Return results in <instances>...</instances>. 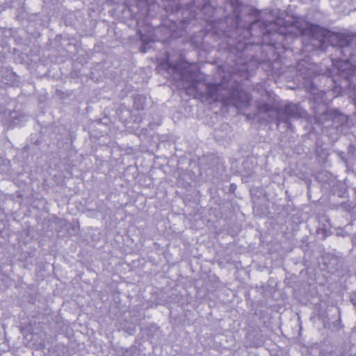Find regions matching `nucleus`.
I'll return each instance as SVG.
<instances>
[{
    "label": "nucleus",
    "instance_id": "f257e3e1",
    "mask_svg": "<svg viewBox=\"0 0 356 356\" xmlns=\"http://www.w3.org/2000/svg\"><path fill=\"white\" fill-rule=\"evenodd\" d=\"M157 70L177 82V87L195 98H207L212 101L222 102L226 105L238 106L249 102L246 92L240 90L237 84L207 83L200 80L199 74L189 63L180 61L173 64L169 59L161 63Z\"/></svg>",
    "mask_w": 356,
    "mask_h": 356
},
{
    "label": "nucleus",
    "instance_id": "f03ea898",
    "mask_svg": "<svg viewBox=\"0 0 356 356\" xmlns=\"http://www.w3.org/2000/svg\"><path fill=\"white\" fill-rule=\"evenodd\" d=\"M304 33L320 40V38L323 37L324 41L336 48L341 56L337 73L339 78L346 82L344 87L348 86L356 69V34L333 32L315 24H309Z\"/></svg>",
    "mask_w": 356,
    "mask_h": 356
},
{
    "label": "nucleus",
    "instance_id": "7ed1b4c3",
    "mask_svg": "<svg viewBox=\"0 0 356 356\" xmlns=\"http://www.w3.org/2000/svg\"><path fill=\"white\" fill-rule=\"evenodd\" d=\"M311 85L313 97L310 104L315 120L323 126L332 140H337L338 136L343 134L346 128L348 118L337 109L329 108L323 101L322 95L316 92L315 84L312 82Z\"/></svg>",
    "mask_w": 356,
    "mask_h": 356
},
{
    "label": "nucleus",
    "instance_id": "20e7f679",
    "mask_svg": "<svg viewBox=\"0 0 356 356\" xmlns=\"http://www.w3.org/2000/svg\"><path fill=\"white\" fill-rule=\"evenodd\" d=\"M257 107L259 114L267 115L266 118L267 122H275L277 125L283 123L286 129L291 128V120L302 118L307 115L299 104L289 103L284 106H276L271 102H266L261 100L258 102Z\"/></svg>",
    "mask_w": 356,
    "mask_h": 356
},
{
    "label": "nucleus",
    "instance_id": "39448f33",
    "mask_svg": "<svg viewBox=\"0 0 356 356\" xmlns=\"http://www.w3.org/2000/svg\"><path fill=\"white\" fill-rule=\"evenodd\" d=\"M241 22L240 17L236 15L234 22V33L231 36L236 38L241 31H243V38L248 39L250 35L257 38L262 37L264 40H267L270 36L284 34L282 19H279L274 21L255 20L252 22L248 28L243 29L239 26Z\"/></svg>",
    "mask_w": 356,
    "mask_h": 356
},
{
    "label": "nucleus",
    "instance_id": "423d86ee",
    "mask_svg": "<svg viewBox=\"0 0 356 356\" xmlns=\"http://www.w3.org/2000/svg\"><path fill=\"white\" fill-rule=\"evenodd\" d=\"M327 184L331 188L334 194L337 193V195L339 197H341L346 191L344 185L343 184L337 183L334 179L331 180L330 183L327 182Z\"/></svg>",
    "mask_w": 356,
    "mask_h": 356
},
{
    "label": "nucleus",
    "instance_id": "0eeeda50",
    "mask_svg": "<svg viewBox=\"0 0 356 356\" xmlns=\"http://www.w3.org/2000/svg\"><path fill=\"white\" fill-rule=\"evenodd\" d=\"M133 107L137 111L143 110L145 107V97L142 95L135 96Z\"/></svg>",
    "mask_w": 356,
    "mask_h": 356
},
{
    "label": "nucleus",
    "instance_id": "6e6552de",
    "mask_svg": "<svg viewBox=\"0 0 356 356\" xmlns=\"http://www.w3.org/2000/svg\"><path fill=\"white\" fill-rule=\"evenodd\" d=\"M24 118V115H18L16 112L10 113L11 123L13 126L20 125Z\"/></svg>",
    "mask_w": 356,
    "mask_h": 356
},
{
    "label": "nucleus",
    "instance_id": "1a4fd4ad",
    "mask_svg": "<svg viewBox=\"0 0 356 356\" xmlns=\"http://www.w3.org/2000/svg\"><path fill=\"white\" fill-rule=\"evenodd\" d=\"M339 207H341L343 211L347 212H350V211L353 208L351 203L348 202H343L339 205Z\"/></svg>",
    "mask_w": 356,
    "mask_h": 356
},
{
    "label": "nucleus",
    "instance_id": "9d476101",
    "mask_svg": "<svg viewBox=\"0 0 356 356\" xmlns=\"http://www.w3.org/2000/svg\"><path fill=\"white\" fill-rule=\"evenodd\" d=\"M207 1V0H193V3L197 4V8L204 9L206 8Z\"/></svg>",
    "mask_w": 356,
    "mask_h": 356
},
{
    "label": "nucleus",
    "instance_id": "9b49d317",
    "mask_svg": "<svg viewBox=\"0 0 356 356\" xmlns=\"http://www.w3.org/2000/svg\"><path fill=\"white\" fill-rule=\"evenodd\" d=\"M348 154L352 156L355 155L356 156V147L350 145L349 147Z\"/></svg>",
    "mask_w": 356,
    "mask_h": 356
},
{
    "label": "nucleus",
    "instance_id": "f8f14e48",
    "mask_svg": "<svg viewBox=\"0 0 356 356\" xmlns=\"http://www.w3.org/2000/svg\"><path fill=\"white\" fill-rule=\"evenodd\" d=\"M352 243L356 248V234H354L352 237Z\"/></svg>",
    "mask_w": 356,
    "mask_h": 356
},
{
    "label": "nucleus",
    "instance_id": "ddd939ff",
    "mask_svg": "<svg viewBox=\"0 0 356 356\" xmlns=\"http://www.w3.org/2000/svg\"><path fill=\"white\" fill-rule=\"evenodd\" d=\"M5 110H4V108L3 107H0V113H4Z\"/></svg>",
    "mask_w": 356,
    "mask_h": 356
},
{
    "label": "nucleus",
    "instance_id": "4468645a",
    "mask_svg": "<svg viewBox=\"0 0 356 356\" xmlns=\"http://www.w3.org/2000/svg\"><path fill=\"white\" fill-rule=\"evenodd\" d=\"M239 49H244V45L243 44H241V47H238Z\"/></svg>",
    "mask_w": 356,
    "mask_h": 356
},
{
    "label": "nucleus",
    "instance_id": "2eb2a0df",
    "mask_svg": "<svg viewBox=\"0 0 356 356\" xmlns=\"http://www.w3.org/2000/svg\"><path fill=\"white\" fill-rule=\"evenodd\" d=\"M264 93H265L266 96H267V97L269 96V93L267 91H264Z\"/></svg>",
    "mask_w": 356,
    "mask_h": 356
},
{
    "label": "nucleus",
    "instance_id": "dca6fc26",
    "mask_svg": "<svg viewBox=\"0 0 356 356\" xmlns=\"http://www.w3.org/2000/svg\"><path fill=\"white\" fill-rule=\"evenodd\" d=\"M316 90H319V89H318V88H317V89H316ZM320 91L322 92H323V91H324V90H320Z\"/></svg>",
    "mask_w": 356,
    "mask_h": 356
},
{
    "label": "nucleus",
    "instance_id": "f3484780",
    "mask_svg": "<svg viewBox=\"0 0 356 356\" xmlns=\"http://www.w3.org/2000/svg\"><path fill=\"white\" fill-rule=\"evenodd\" d=\"M322 79H327V77H325V76H322Z\"/></svg>",
    "mask_w": 356,
    "mask_h": 356
},
{
    "label": "nucleus",
    "instance_id": "a211bd4d",
    "mask_svg": "<svg viewBox=\"0 0 356 356\" xmlns=\"http://www.w3.org/2000/svg\"><path fill=\"white\" fill-rule=\"evenodd\" d=\"M272 40V41H273V40H275V41H276V40H277V38H275V39H274V38H272V40Z\"/></svg>",
    "mask_w": 356,
    "mask_h": 356
},
{
    "label": "nucleus",
    "instance_id": "6ab92c4d",
    "mask_svg": "<svg viewBox=\"0 0 356 356\" xmlns=\"http://www.w3.org/2000/svg\"><path fill=\"white\" fill-rule=\"evenodd\" d=\"M332 81H334V83H337L336 80H332Z\"/></svg>",
    "mask_w": 356,
    "mask_h": 356
}]
</instances>
